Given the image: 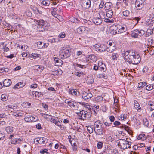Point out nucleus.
<instances>
[{"label": "nucleus", "instance_id": "nucleus-1", "mask_svg": "<svg viewBox=\"0 0 154 154\" xmlns=\"http://www.w3.org/2000/svg\"><path fill=\"white\" fill-rule=\"evenodd\" d=\"M124 54L126 61L128 62L129 64L137 65L141 60L140 56L131 51H125Z\"/></svg>", "mask_w": 154, "mask_h": 154}, {"label": "nucleus", "instance_id": "nucleus-2", "mask_svg": "<svg viewBox=\"0 0 154 154\" xmlns=\"http://www.w3.org/2000/svg\"><path fill=\"white\" fill-rule=\"evenodd\" d=\"M131 143L124 139H120L119 140L117 145L121 149L125 150L127 148H131Z\"/></svg>", "mask_w": 154, "mask_h": 154}, {"label": "nucleus", "instance_id": "nucleus-3", "mask_svg": "<svg viewBox=\"0 0 154 154\" xmlns=\"http://www.w3.org/2000/svg\"><path fill=\"white\" fill-rule=\"evenodd\" d=\"M146 0H136L135 5V7L137 10L144 9L146 4Z\"/></svg>", "mask_w": 154, "mask_h": 154}, {"label": "nucleus", "instance_id": "nucleus-4", "mask_svg": "<svg viewBox=\"0 0 154 154\" xmlns=\"http://www.w3.org/2000/svg\"><path fill=\"white\" fill-rule=\"evenodd\" d=\"M70 53L69 49L63 48L60 51V56L61 58H66L69 57Z\"/></svg>", "mask_w": 154, "mask_h": 154}, {"label": "nucleus", "instance_id": "nucleus-5", "mask_svg": "<svg viewBox=\"0 0 154 154\" xmlns=\"http://www.w3.org/2000/svg\"><path fill=\"white\" fill-rule=\"evenodd\" d=\"M145 33V31L143 30L136 29L131 32V36L134 38H139L143 36Z\"/></svg>", "mask_w": 154, "mask_h": 154}, {"label": "nucleus", "instance_id": "nucleus-6", "mask_svg": "<svg viewBox=\"0 0 154 154\" xmlns=\"http://www.w3.org/2000/svg\"><path fill=\"white\" fill-rule=\"evenodd\" d=\"M110 33L113 35L118 33H121L123 32V31L121 30L119 27V25L115 24L111 26L110 28Z\"/></svg>", "mask_w": 154, "mask_h": 154}, {"label": "nucleus", "instance_id": "nucleus-7", "mask_svg": "<svg viewBox=\"0 0 154 154\" xmlns=\"http://www.w3.org/2000/svg\"><path fill=\"white\" fill-rule=\"evenodd\" d=\"M94 47L96 50L97 51L103 52L105 51L106 46L103 44H97L95 45Z\"/></svg>", "mask_w": 154, "mask_h": 154}, {"label": "nucleus", "instance_id": "nucleus-8", "mask_svg": "<svg viewBox=\"0 0 154 154\" xmlns=\"http://www.w3.org/2000/svg\"><path fill=\"white\" fill-rule=\"evenodd\" d=\"M37 22L38 23L39 31H42L43 30H45L44 26L47 25V22L43 20L37 21Z\"/></svg>", "mask_w": 154, "mask_h": 154}, {"label": "nucleus", "instance_id": "nucleus-9", "mask_svg": "<svg viewBox=\"0 0 154 154\" xmlns=\"http://www.w3.org/2000/svg\"><path fill=\"white\" fill-rule=\"evenodd\" d=\"M91 1L90 0H82V6L86 9L89 8L91 6Z\"/></svg>", "mask_w": 154, "mask_h": 154}, {"label": "nucleus", "instance_id": "nucleus-10", "mask_svg": "<svg viewBox=\"0 0 154 154\" xmlns=\"http://www.w3.org/2000/svg\"><path fill=\"white\" fill-rule=\"evenodd\" d=\"M83 98L84 100H86L91 98L92 97V94L89 92H86L84 91L82 95Z\"/></svg>", "mask_w": 154, "mask_h": 154}, {"label": "nucleus", "instance_id": "nucleus-11", "mask_svg": "<svg viewBox=\"0 0 154 154\" xmlns=\"http://www.w3.org/2000/svg\"><path fill=\"white\" fill-rule=\"evenodd\" d=\"M77 32L79 34H82L83 33H87L88 32V30H86V28L84 26H81L77 28Z\"/></svg>", "mask_w": 154, "mask_h": 154}, {"label": "nucleus", "instance_id": "nucleus-12", "mask_svg": "<svg viewBox=\"0 0 154 154\" xmlns=\"http://www.w3.org/2000/svg\"><path fill=\"white\" fill-rule=\"evenodd\" d=\"M92 21L93 23L97 25H100L102 23V19L98 17L93 18Z\"/></svg>", "mask_w": 154, "mask_h": 154}, {"label": "nucleus", "instance_id": "nucleus-13", "mask_svg": "<svg viewBox=\"0 0 154 154\" xmlns=\"http://www.w3.org/2000/svg\"><path fill=\"white\" fill-rule=\"evenodd\" d=\"M11 83V81L10 79H6L3 82V86L5 87H9Z\"/></svg>", "mask_w": 154, "mask_h": 154}, {"label": "nucleus", "instance_id": "nucleus-14", "mask_svg": "<svg viewBox=\"0 0 154 154\" xmlns=\"http://www.w3.org/2000/svg\"><path fill=\"white\" fill-rule=\"evenodd\" d=\"M5 130L8 133L11 134L14 131V128L11 126H8L6 127Z\"/></svg>", "mask_w": 154, "mask_h": 154}, {"label": "nucleus", "instance_id": "nucleus-15", "mask_svg": "<svg viewBox=\"0 0 154 154\" xmlns=\"http://www.w3.org/2000/svg\"><path fill=\"white\" fill-rule=\"evenodd\" d=\"M112 5V3L110 2H106L105 4L104 8L106 10L111 9V8Z\"/></svg>", "mask_w": 154, "mask_h": 154}, {"label": "nucleus", "instance_id": "nucleus-16", "mask_svg": "<svg viewBox=\"0 0 154 154\" xmlns=\"http://www.w3.org/2000/svg\"><path fill=\"white\" fill-rule=\"evenodd\" d=\"M69 93V94H72L73 95L77 96L79 94V92H78L76 90L74 89H70Z\"/></svg>", "mask_w": 154, "mask_h": 154}, {"label": "nucleus", "instance_id": "nucleus-17", "mask_svg": "<svg viewBox=\"0 0 154 154\" xmlns=\"http://www.w3.org/2000/svg\"><path fill=\"white\" fill-rule=\"evenodd\" d=\"M106 15L107 17L111 18L113 14V12L112 9L106 10Z\"/></svg>", "mask_w": 154, "mask_h": 154}, {"label": "nucleus", "instance_id": "nucleus-18", "mask_svg": "<svg viewBox=\"0 0 154 154\" xmlns=\"http://www.w3.org/2000/svg\"><path fill=\"white\" fill-rule=\"evenodd\" d=\"M25 85L22 82H20L17 84L15 86L13 87L14 89H15L16 88H19L23 87Z\"/></svg>", "mask_w": 154, "mask_h": 154}, {"label": "nucleus", "instance_id": "nucleus-19", "mask_svg": "<svg viewBox=\"0 0 154 154\" xmlns=\"http://www.w3.org/2000/svg\"><path fill=\"white\" fill-rule=\"evenodd\" d=\"M116 48L114 45L111 46H107V50L109 52L112 53L115 50Z\"/></svg>", "mask_w": 154, "mask_h": 154}, {"label": "nucleus", "instance_id": "nucleus-20", "mask_svg": "<svg viewBox=\"0 0 154 154\" xmlns=\"http://www.w3.org/2000/svg\"><path fill=\"white\" fill-rule=\"evenodd\" d=\"M54 60L57 64L56 65L59 66L62 64V61L60 59L57 57H55Z\"/></svg>", "mask_w": 154, "mask_h": 154}, {"label": "nucleus", "instance_id": "nucleus-21", "mask_svg": "<svg viewBox=\"0 0 154 154\" xmlns=\"http://www.w3.org/2000/svg\"><path fill=\"white\" fill-rule=\"evenodd\" d=\"M94 131L97 134L99 135H102L103 132V130L102 129H98L97 130H95V127H94Z\"/></svg>", "mask_w": 154, "mask_h": 154}, {"label": "nucleus", "instance_id": "nucleus-22", "mask_svg": "<svg viewBox=\"0 0 154 154\" xmlns=\"http://www.w3.org/2000/svg\"><path fill=\"white\" fill-rule=\"evenodd\" d=\"M33 67L34 69L36 70L37 71L39 72H41L43 69V67L41 66L36 65Z\"/></svg>", "mask_w": 154, "mask_h": 154}, {"label": "nucleus", "instance_id": "nucleus-23", "mask_svg": "<svg viewBox=\"0 0 154 154\" xmlns=\"http://www.w3.org/2000/svg\"><path fill=\"white\" fill-rule=\"evenodd\" d=\"M50 4V2L48 0H43L41 2L40 5L42 6H48Z\"/></svg>", "mask_w": 154, "mask_h": 154}, {"label": "nucleus", "instance_id": "nucleus-24", "mask_svg": "<svg viewBox=\"0 0 154 154\" xmlns=\"http://www.w3.org/2000/svg\"><path fill=\"white\" fill-rule=\"evenodd\" d=\"M88 111H85V113H84V115H85L84 118H89L91 117L92 113L89 110H88Z\"/></svg>", "mask_w": 154, "mask_h": 154}, {"label": "nucleus", "instance_id": "nucleus-25", "mask_svg": "<svg viewBox=\"0 0 154 154\" xmlns=\"http://www.w3.org/2000/svg\"><path fill=\"white\" fill-rule=\"evenodd\" d=\"M65 102L69 105V106L71 107L72 106H73L74 107H75V106L73 102L72 101H69L68 100H65Z\"/></svg>", "mask_w": 154, "mask_h": 154}, {"label": "nucleus", "instance_id": "nucleus-26", "mask_svg": "<svg viewBox=\"0 0 154 154\" xmlns=\"http://www.w3.org/2000/svg\"><path fill=\"white\" fill-rule=\"evenodd\" d=\"M146 139L145 135L143 134H140L137 137V139L139 140H144Z\"/></svg>", "mask_w": 154, "mask_h": 154}, {"label": "nucleus", "instance_id": "nucleus-27", "mask_svg": "<svg viewBox=\"0 0 154 154\" xmlns=\"http://www.w3.org/2000/svg\"><path fill=\"white\" fill-rule=\"evenodd\" d=\"M48 139L45 138L41 137L40 138V143L42 144H45L48 142Z\"/></svg>", "mask_w": 154, "mask_h": 154}, {"label": "nucleus", "instance_id": "nucleus-28", "mask_svg": "<svg viewBox=\"0 0 154 154\" xmlns=\"http://www.w3.org/2000/svg\"><path fill=\"white\" fill-rule=\"evenodd\" d=\"M103 97L102 96H97L95 98V100L97 102H100L102 101Z\"/></svg>", "mask_w": 154, "mask_h": 154}, {"label": "nucleus", "instance_id": "nucleus-29", "mask_svg": "<svg viewBox=\"0 0 154 154\" xmlns=\"http://www.w3.org/2000/svg\"><path fill=\"white\" fill-rule=\"evenodd\" d=\"M130 12L128 10H125L123 11L122 14V16H124L125 17L128 16L130 14Z\"/></svg>", "mask_w": 154, "mask_h": 154}, {"label": "nucleus", "instance_id": "nucleus-30", "mask_svg": "<svg viewBox=\"0 0 154 154\" xmlns=\"http://www.w3.org/2000/svg\"><path fill=\"white\" fill-rule=\"evenodd\" d=\"M70 20L72 22L75 23H79L80 21L78 19L75 18L73 17H71L69 18Z\"/></svg>", "mask_w": 154, "mask_h": 154}, {"label": "nucleus", "instance_id": "nucleus-31", "mask_svg": "<svg viewBox=\"0 0 154 154\" xmlns=\"http://www.w3.org/2000/svg\"><path fill=\"white\" fill-rule=\"evenodd\" d=\"M148 105L150 106V111H152L154 110V102H149L148 103Z\"/></svg>", "mask_w": 154, "mask_h": 154}, {"label": "nucleus", "instance_id": "nucleus-32", "mask_svg": "<svg viewBox=\"0 0 154 154\" xmlns=\"http://www.w3.org/2000/svg\"><path fill=\"white\" fill-rule=\"evenodd\" d=\"M8 98V96L5 94H2L1 95V99L3 101H5L7 100Z\"/></svg>", "mask_w": 154, "mask_h": 154}, {"label": "nucleus", "instance_id": "nucleus-33", "mask_svg": "<svg viewBox=\"0 0 154 154\" xmlns=\"http://www.w3.org/2000/svg\"><path fill=\"white\" fill-rule=\"evenodd\" d=\"M134 107L135 109L137 110L138 111L140 112V111L141 109L140 106V105L137 103L134 104Z\"/></svg>", "mask_w": 154, "mask_h": 154}, {"label": "nucleus", "instance_id": "nucleus-34", "mask_svg": "<svg viewBox=\"0 0 154 154\" xmlns=\"http://www.w3.org/2000/svg\"><path fill=\"white\" fill-rule=\"evenodd\" d=\"M53 75H60L62 74V72L61 70L59 71L56 70L53 72Z\"/></svg>", "mask_w": 154, "mask_h": 154}, {"label": "nucleus", "instance_id": "nucleus-35", "mask_svg": "<svg viewBox=\"0 0 154 154\" xmlns=\"http://www.w3.org/2000/svg\"><path fill=\"white\" fill-rule=\"evenodd\" d=\"M99 69L100 70L103 72H105L106 70V68L105 65H102L101 66H99Z\"/></svg>", "mask_w": 154, "mask_h": 154}, {"label": "nucleus", "instance_id": "nucleus-36", "mask_svg": "<svg viewBox=\"0 0 154 154\" xmlns=\"http://www.w3.org/2000/svg\"><path fill=\"white\" fill-rule=\"evenodd\" d=\"M94 127L93 126H88L87 127V130L90 134L93 132Z\"/></svg>", "mask_w": 154, "mask_h": 154}, {"label": "nucleus", "instance_id": "nucleus-37", "mask_svg": "<svg viewBox=\"0 0 154 154\" xmlns=\"http://www.w3.org/2000/svg\"><path fill=\"white\" fill-rule=\"evenodd\" d=\"M101 122L100 120H97L94 123V125H95V127H96L98 128L99 127V124H101Z\"/></svg>", "mask_w": 154, "mask_h": 154}, {"label": "nucleus", "instance_id": "nucleus-38", "mask_svg": "<svg viewBox=\"0 0 154 154\" xmlns=\"http://www.w3.org/2000/svg\"><path fill=\"white\" fill-rule=\"evenodd\" d=\"M37 46L38 48L40 49L42 48H43L42 42L40 41L37 42Z\"/></svg>", "mask_w": 154, "mask_h": 154}, {"label": "nucleus", "instance_id": "nucleus-39", "mask_svg": "<svg viewBox=\"0 0 154 154\" xmlns=\"http://www.w3.org/2000/svg\"><path fill=\"white\" fill-rule=\"evenodd\" d=\"M31 56L34 58H37L40 56V54L36 53H32L31 54Z\"/></svg>", "mask_w": 154, "mask_h": 154}, {"label": "nucleus", "instance_id": "nucleus-40", "mask_svg": "<svg viewBox=\"0 0 154 154\" xmlns=\"http://www.w3.org/2000/svg\"><path fill=\"white\" fill-rule=\"evenodd\" d=\"M120 128L124 129V130L127 131L130 129V127L125 125H122L120 127Z\"/></svg>", "mask_w": 154, "mask_h": 154}, {"label": "nucleus", "instance_id": "nucleus-41", "mask_svg": "<svg viewBox=\"0 0 154 154\" xmlns=\"http://www.w3.org/2000/svg\"><path fill=\"white\" fill-rule=\"evenodd\" d=\"M146 85V82H140L139 83L138 87L139 88H142Z\"/></svg>", "mask_w": 154, "mask_h": 154}, {"label": "nucleus", "instance_id": "nucleus-42", "mask_svg": "<svg viewBox=\"0 0 154 154\" xmlns=\"http://www.w3.org/2000/svg\"><path fill=\"white\" fill-rule=\"evenodd\" d=\"M98 76L99 78H102L104 79H106L107 78V75L103 73L99 74Z\"/></svg>", "mask_w": 154, "mask_h": 154}, {"label": "nucleus", "instance_id": "nucleus-43", "mask_svg": "<svg viewBox=\"0 0 154 154\" xmlns=\"http://www.w3.org/2000/svg\"><path fill=\"white\" fill-rule=\"evenodd\" d=\"M72 74L75 75L77 76L78 77H80L81 76V74H83V72H81L79 73V72H74L72 73Z\"/></svg>", "mask_w": 154, "mask_h": 154}, {"label": "nucleus", "instance_id": "nucleus-44", "mask_svg": "<svg viewBox=\"0 0 154 154\" xmlns=\"http://www.w3.org/2000/svg\"><path fill=\"white\" fill-rule=\"evenodd\" d=\"M85 113V111L84 110H82L80 111V112L78 113V116L80 117H82L83 116L84 117H85V115H84V113Z\"/></svg>", "mask_w": 154, "mask_h": 154}, {"label": "nucleus", "instance_id": "nucleus-45", "mask_svg": "<svg viewBox=\"0 0 154 154\" xmlns=\"http://www.w3.org/2000/svg\"><path fill=\"white\" fill-rule=\"evenodd\" d=\"M36 116H30V122H35L37 121V119H36Z\"/></svg>", "mask_w": 154, "mask_h": 154}, {"label": "nucleus", "instance_id": "nucleus-46", "mask_svg": "<svg viewBox=\"0 0 154 154\" xmlns=\"http://www.w3.org/2000/svg\"><path fill=\"white\" fill-rule=\"evenodd\" d=\"M5 137V135L2 133L1 131H0V140H4Z\"/></svg>", "mask_w": 154, "mask_h": 154}, {"label": "nucleus", "instance_id": "nucleus-47", "mask_svg": "<svg viewBox=\"0 0 154 154\" xmlns=\"http://www.w3.org/2000/svg\"><path fill=\"white\" fill-rule=\"evenodd\" d=\"M97 147L98 149H101L103 146V143L101 142H98L97 144Z\"/></svg>", "mask_w": 154, "mask_h": 154}, {"label": "nucleus", "instance_id": "nucleus-48", "mask_svg": "<svg viewBox=\"0 0 154 154\" xmlns=\"http://www.w3.org/2000/svg\"><path fill=\"white\" fill-rule=\"evenodd\" d=\"M146 90L148 91L152 90V85H148L146 86Z\"/></svg>", "mask_w": 154, "mask_h": 154}, {"label": "nucleus", "instance_id": "nucleus-49", "mask_svg": "<svg viewBox=\"0 0 154 154\" xmlns=\"http://www.w3.org/2000/svg\"><path fill=\"white\" fill-rule=\"evenodd\" d=\"M75 66L78 67H80L81 68H85V65H82L80 64H79L78 63L76 64Z\"/></svg>", "mask_w": 154, "mask_h": 154}, {"label": "nucleus", "instance_id": "nucleus-50", "mask_svg": "<svg viewBox=\"0 0 154 154\" xmlns=\"http://www.w3.org/2000/svg\"><path fill=\"white\" fill-rule=\"evenodd\" d=\"M35 95H37L38 97H42L43 95L41 92L36 91L35 93Z\"/></svg>", "mask_w": 154, "mask_h": 154}, {"label": "nucleus", "instance_id": "nucleus-51", "mask_svg": "<svg viewBox=\"0 0 154 154\" xmlns=\"http://www.w3.org/2000/svg\"><path fill=\"white\" fill-rule=\"evenodd\" d=\"M105 6V4L103 2H101L100 4L99 5V8L100 9H101L104 7Z\"/></svg>", "mask_w": 154, "mask_h": 154}, {"label": "nucleus", "instance_id": "nucleus-52", "mask_svg": "<svg viewBox=\"0 0 154 154\" xmlns=\"http://www.w3.org/2000/svg\"><path fill=\"white\" fill-rule=\"evenodd\" d=\"M112 58L114 60H117V57L116 55V54L113 53L112 54Z\"/></svg>", "mask_w": 154, "mask_h": 154}, {"label": "nucleus", "instance_id": "nucleus-53", "mask_svg": "<svg viewBox=\"0 0 154 154\" xmlns=\"http://www.w3.org/2000/svg\"><path fill=\"white\" fill-rule=\"evenodd\" d=\"M67 6H72L73 5V3L71 2L66 1V4Z\"/></svg>", "mask_w": 154, "mask_h": 154}, {"label": "nucleus", "instance_id": "nucleus-54", "mask_svg": "<svg viewBox=\"0 0 154 154\" xmlns=\"http://www.w3.org/2000/svg\"><path fill=\"white\" fill-rule=\"evenodd\" d=\"M17 143H19V142H18L17 139H14L11 142V143L12 144H16Z\"/></svg>", "mask_w": 154, "mask_h": 154}, {"label": "nucleus", "instance_id": "nucleus-55", "mask_svg": "<svg viewBox=\"0 0 154 154\" xmlns=\"http://www.w3.org/2000/svg\"><path fill=\"white\" fill-rule=\"evenodd\" d=\"M44 115H45V116H44L43 115L42 116L44 117L47 120H48L49 119L50 120V119H49V118L47 116H50V117H52V116L51 115H48L47 114H44Z\"/></svg>", "mask_w": 154, "mask_h": 154}, {"label": "nucleus", "instance_id": "nucleus-56", "mask_svg": "<svg viewBox=\"0 0 154 154\" xmlns=\"http://www.w3.org/2000/svg\"><path fill=\"white\" fill-rule=\"evenodd\" d=\"M66 36L65 33H61L59 34L58 36V37L59 38H64Z\"/></svg>", "mask_w": 154, "mask_h": 154}, {"label": "nucleus", "instance_id": "nucleus-57", "mask_svg": "<svg viewBox=\"0 0 154 154\" xmlns=\"http://www.w3.org/2000/svg\"><path fill=\"white\" fill-rule=\"evenodd\" d=\"M57 39L53 38L52 39L49 40V42L51 43L55 42H57L58 41L57 40Z\"/></svg>", "mask_w": 154, "mask_h": 154}, {"label": "nucleus", "instance_id": "nucleus-58", "mask_svg": "<svg viewBox=\"0 0 154 154\" xmlns=\"http://www.w3.org/2000/svg\"><path fill=\"white\" fill-rule=\"evenodd\" d=\"M26 14L27 16L28 17H31L32 15V13L30 11H28L26 13Z\"/></svg>", "mask_w": 154, "mask_h": 154}, {"label": "nucleus", "instance_id": "nucleus-59", "mask_svg": "<svg viewBox=\"0 0 154 154\" xmlns=\"http://www.w3.org/2000/svg\"><path fill=\"white\" fill-rule=\"evenodd\" d=\"M115 118L113 116H111L109 117V119L110 121L111 122H113L115 120Z\"/></svg>", "mask_w": 154, "mask_h": 154}, {"label": "nucleus", "instance_id": "nucleus-60", "mask_svg": "<svg viewBox=\"0 0 154 154\" xmlns=\"http://www.w3.org/2000/svg\"><path fill=\"white\" fill-rule=\"evenodd\" d=\"M113 124L115 126H118L120 125L121 123L119 121H116L114 122Z\"/></svg>", "mask_w": 154, "mask_h": 154}, {"label": "nucleus", "instance_id": "nucleus-61", "mask_svg": "<svg viewBox=\"0 0 154 154\" xmlns=\"http://www.w3.org/2000/svg\"><path fill=\"white\" fill-rule=\"evenodd\" d=\"M4 51L5 52H8L9 51V48L6 47V45L4 47Z\"/></svg>", "mask_w": 154, "mask_h": 154}, {"label": "nucleus", "instance_id": "nucleus-62", "mask_svg": "<svg viewBox=\"0 0 154 154\" xmlns=\"http://www.w3.org/2000/svg\"><path fill=\"white\" fill-rule=\"evenodd\" d=\"M30 117H25L24 118V120L25 121H26L28 122H30Z\"/></svg>", "mask_w": 154, "mask_h": 154}, {"label": "nucleus", "instance_id": "nucleus-63", "mask_svg": "<svg viewBox=\"0 0 154 154\" xmlns=\"http://www.w3.org/2000/svg\"><path fill=\"white\" fill-rule=\"evenodd\" d=\"M18 114L19 116H23L24 114V112L22 111H21L20 112H18Z\"/></svg>", "mask_w": 154, "mask_h": 154}, {"label": "nucleus", "instance_id": "nucleus-64", "mask_svg": "<svg viewBox=\"0 0 154 154\" xmlns=\"http://www.w3.org/2000/svg\"><path fill=\"white\" fill-rule=\"evenodd\" d=\"M36 128L38 129H41L42 127H41V124L40 123H38L37 125H36Z\"/></svg>", "mask_w": 154, "mask_h": 154}]
</instances>
